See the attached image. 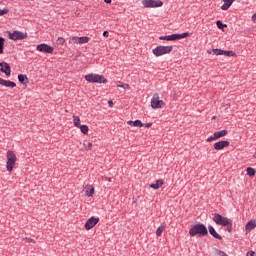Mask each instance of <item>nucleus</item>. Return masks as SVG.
Segmentation results:
<instances>
[{"label": "nucleus", "instance_id": "nucleus-1", "mask_svg": "<svg viewBox=\"0 0 256 256\" xmlns=\"http://www.w3.org/2000/svg\"><path fill=\"white\" fill-rule=\"evenodd\" d=\"M208 233L209 232L207 231V227H205L203 224H196L189 231V235H191V237H195V235L205 237L208 235Z\"/></svg>", "mask_w": 256, "mask_h": 256}, {"label": "nucleus", "instance_id": "nucleus-2", "mask_svg": "<svg viewBox=\"0 0 256 256\" xmlns=\"http://www.w3.org/2000/svg\"><path fill=\"white\" fill-rule=\"evenodd\" d=\"M6 159V169L9 171V173H11V171H13V167H15L17 163V155H15V152L12 150H8L6 153Z\"/></svg>", "mask_w": 256, "mask_h": 256}, {"label": "nucleus", "instance_id": "nucleus-3", "mask_svg": "<svg viewBox=\"0 0 256 256\" xmlns=\"http://www.w3.org/2000/svg\"><path fill=\"white\" fill-rule=\"evenodd\" d=\"M171 51H173V46H157L156 48H154L152 50L153 55H155V57H161L163 55H169V53H171Z\"/></svg>", "mask_w": 256, "mask_h": 256}, {"label": "nucleus", "instance_id": "nucleus-4", "mask_svg": "<svg viewBox=\"0 0 256 256\" xmlns=\"http://www.w3.org/2000/svg\"><path fill=\"white\" fill-rule=\"evenodd\" d=\"M84 79L88 83H107V79L103 75L99 74H87L84 76Z\"/></svg>", "mask_w": 256, "mask_h": 256}, {"label": "nucleus", "instance_id": "nucleus-5", "mask_svg": "<svg viewBox=\"0 0 256 256\" xmlns=\"http://www.w3.org/2000/svg\"><path fill=\"white\" fill-rule=\"evenodd\" d=\"M213 221L216 225H221L222 227H228V225H232L231 219L225 218L221 214H214Z\"/></svg>", "mask_w": 256, "mask_h": 256}, {"label": "nucleus", "instance_id": "nucleus-6", "mask_svg": "<svg viewBox=\"0 0 256 256\" xmlns=\"http://www.w3.org/2000/svg\"><path fill=\"white\" fill-rule=\"evenodd\" d=\"M186 37H189V32H185L182 34H172L168 36H160V41H177L179 39H186Z\"/></svg>", "mask_w": 256, "mask_h": 256}, {"label": "nucleus", "instance_id": "nucleus-7", "mask_svg": "<svg viewBox=\"0 0 256 256\" xmlns=\"http://www.w3.org/2000/svg\"><path fill=\"white\" fill-rule=\"evenodd\" d=\"M27 37V32H21L17 30L8 34V39H11V41H23V39H27Z\"/></svg>", "mask_w": 256, "mask_h": 256}, {"label": "nucleus", "instance_id": "nucleus-8", "mask_svg": "<svg viewBox=\"0 0 256 256\" xmlns=\"http://www.w3.org/2000/svg\"><path fill=\"white\" fill-rule=\"evenodd\" d=\"M142 5L145 8L163 7V2L161 0H143Z\"/></svg>", "mask_w": 256, "mask_h": 256}, {"label": "nucleus", "instance_id": "nucleus-9", "mask_svg": "<svg viewBox=\"0 0 256 256\" xmlns=\"http://www.w3.org/2000/svg\"><path fill=\"white\" fill-rule=\"evenodd\" d=\"M165 106V102L163 100H159V94H154L151 99V107L152 109H161V107Z\"/></svg>", "mask_w": 256, "mask_h": 256}, {"label": "nucleus", "instance_id": "nucleus-10", "mask_svg": "<svg viewBox=\"0 0 256 256\" xmlns=\"http://www.w3.org/2000/svg\"><path fill=\"white\" fill-rule=\"evenodd\" d=\"M36 49L40 52V53H53V51H55V48H53V46H49L48 44H40L36 46Z\"/></svg>", "mask_w": 256, "mask_h": 256}, {"label": "nucleus", "instance_id": "nucleus-11", "mask_svg": "<svg viewBox=\"0 0 256 256\" xmlns=\"http://www.w3.org/2000/svg\"><path fill=\"white\" fill-rule=\"evenodd\" d=\"M89 41V37L83 36V37H72L69 43H74L76 45H85Z\"/></svg>", "mask_w": 256, "mask_h": 256}, {"label": "nucleus", "instance_id": "nucleus-12", "mask_svg": "<svg viewBox=\"0 0 256 256\" xmlns=\"http://www.w3.org/2000/svg\"><path fill=\"white\" fill-rule=\"evenodd\" d=\"M97 223H99V218L91 217L85 223V230L89 231V230L93 229V227H95V225H97Z\"/></svg>", "mask_w": 256, "mask_h": 256}, {"label": "nucleus", "instance_id": "nucleus-13", "mask_svg": "<svg viewBox=\"0 0 256 256\" xmlns=\"http://www.w3.org/2000/svg\"><path fill=\"white\" fill-rule=\"evenodd\" d=\"M230 143L229 141L225 140V141H219L214 143V149L215 151H221L223 149H225L226 147H229Z\"/></svg>", "mask_w": 256, "mask_h": 256}, {"label": "nucleus", "instance_id": "nucleus-14", "mask_svg": "<svg viewBox=\"0 0 256 256\" xmlns=\"http://www.w3.org/2000/svg\"><path fill=\"white\" fill-rule=\"evenodd\" d=\"M85 195L86 197H93L95 195V187L91 185H86L85 186Z\"/></svg>", "mask_w": 256, "mask_h": 256}, {"label": "nucleus", "instance_id": "nucleus-15", "mask_svg": "<svg viewBox=\"0 0 256 256\" xmlns=\"http://www.w3.org/2000/svg\"><path fill=\"white\" fill-rule=\"evenodd\" d=\"M224 4L221 6L222 11H227L231 5L235 2V0H223Z\"/></svg>", "mask_w": 256, "mask_h": 256}, {"label": "nucleus", "instance_id": "nucleus-16", "mask_svg": "<svg viewBox=\"0 0 256 256\" xmlns=\"http://www.w3.org/2000/svg\"><path fill=\"white\" fill-rule=\"evenodd\" d=\"M127 125H130L131 127H143L144 124L141 122V120H135V121H128Z\"/></svg>", "mask_w": 256, "mask_h": 256}, {"label": "nucleus", "instance_id": "nucleus-17", "mask_svg": "<svg viewBox=\"0 0 256 256\" xmlns=\"http://www.w3.org/2000/svg\"><path fill=\"white\" fill-rule=\"evenodd\" d=\"M165 229H167V224L162 223L161 226H159L156 230L157 237H161V235H163V231H165Z\"/></svg>", "mask_w": 256, "mask_h": 256}, {"label": "nucleus", "instance_id": "nucleus-18", "mask_svg": "<svg viewBox=\"0 0 256 256\" xmlns=\"http://www.w3.org/2000/svg\"><path fill=\"white\" fill-rule=\"evenodd\" d=\"M209 233L210 235H212V237H214L215 239H219L221 240V235H219V233H217V231H215V228H213V226H209Z\"/></svg>", "mask_w": 256, "mask_h": 256}, {"label": "nucleus", "instance_id": "nucleus-19", "mask_svg": "<svg viewBox=\"0 0 256 256\" xmlns=\"http://www.w3.org/2000/svg\"><path fill=\"white\" fill-rule=\"evenodd\" d=\"M1 73H5V75H7V77H9V75H11V66H9L8 64H5L1 69H0Z\"/></svg>", "mask_w": 256, "mask_h": 256}, {"label": "nucleus", "instance_id": "nucleus-20", "mask_svg": "<svg viewBox=\"0 0 256 256\" xmlns=\"http://www.w3.org/2000/svg\"><path fill=\"white\" fill-rule=\"evenodd\" d=\"M227 135V130H221V131H217L214 133V137L217 139H221L222 137H226Z\"/></svg>", "mask_w": 256, "mask_h": 256}, {"label": "nucleus", "instance_id": "nucleus-21", "mask_svg": "<svg viewBox=\"0 0 256 256\" xmlns=\"http://www.w3.org/2000/svg\"><path fill=\"white\" fill-rule=\"evenodd\" d=\"M2 85L4 87H11V88L17 87V84L13 81H10V80H3Z\"/></svg>", "mask_w": 256, "mask_h": 256}, {"label": "nucleus", "instance_id": "nucleus-22", "mask_svg": "<svg viewBox=\"0 0 256 256\" xmlns=\"http://www.w3.org/2000/svg\"><path fill=\"white\" fill-rule=\"evenodd\" d=\"M160 187H163V180H157L156 183L150 184L151 189H159Z\"/></svg>", "mask_w": 256, "mask_h": 256}, {"label": "nucleus", "instance_id": "nucleus-23", "mask_svg": "<svg viewBox=\"0 0 256 256\" xmlns=\"http://www.w3.org/2000/svg\"><path fill=\"white\" fill-rule=\"evenodd\" d=\"M255 227H256L255 220H252L246 224V231H248V232L253 231V229H255Z\"/></svg>", "mask_w": 256, "mask_h": 256}, {"label": "nucleus", "instance_id": "nucleus-24", "mask_svg": "<svg viewBox=\"0 0 256 256\" xmlns=\"http://www.w3.org/2000/svg\"><path fill=\"white\" fill-rule=\"evenodd\" d=\"M74 127H81V118L79 116H73Z\"/></svg>", "mask_w": 256, "mask_h": 256}, {"label": "nucleus", "instance_id": "nucleus-25", "mask_svg": "<svg viewBox=\"0 0 256 256\" xmlns=\"http://www.w3.org/2000/svg\"><path fill=\"white\" fill-rule=\"evenodd\" d=\"M78 129H80L81 133H83V135H87V133H89V126L87 125H81L78 127Z\"/></svg>", "mask_w": 256, "mask_h": 256}, {"label": "nucleus", "instance_id": "nucleus-26", "mask_svg": "<svg viewBox=\"0 0 256 256\" xmlns=\"http://www.w3.org/2000/svg\"><path fill=\"white\" fill-rule=\"evenodd\" d=\"M246 173L249 177H253L256 174L255 168L248 167L246 169Z\"/></svg>", "mask_w": 256, "mask_h": 256}, {"label": "nucleus", "instance_id": "nucleus-27", "mask_svg": "<svg viewBox=\"0 0 256 256\" xmlns=\"http://www.w3.org/2000/svg\"><path fill=\"white\" fill-rule=\"evenodd\" d=\"M4 47H5V38L0 37V55H3Z\"/></svg>", "mask_w": 256, "mask_h": 256}, {"label": "nucleus", "instance_id": "nucleus-28", "mask_svg": "<svg viewBox=\"0 0 256 256\" xmlns=\"http://www.w3.org/2000/svg\"><path fill=\"white\" fill-rule=\"evenodd\" d=\"M222 55H225L226 57H235V52L231 50L229 51L222 50Z\"/></svg>", "mask_w": 256, "mask_h": 256}, {"label": "nucleus", "instance_id": "nucleus-29", "mask_svg": "<svg viewBox=\"0 0 256 256\" xmlns=\"http://www.w3.org/2000/svg\"><path fill=\"white\" fill-rule=\"evenodd\" d=\"M18 80L20 81V83H25V81H29V78H27V75L25 74H20L18 75Z\"/></svg>", "mask_w": 256, "mask_h": 256}, {"label": "nucleus", "instance_id": "nucleus-30", "mask_svg": "<svg viewBox=\"0 0 256 256\" xmlns=\"http://www.w3.org/2000/svg\"><path fill=\"white\" fill-rule=\"evenodd\" d=\"M117 87H121L122 89H130L129 84H125L123 82H118Z\"/></svg>", "mask_w": 256, "mask_h": 256}, {"label": "nucleus", "instance_id": "nucleus-31", "mask_svg": "<svg viewBox=\"0 0 256 256\" xmlns=\"http://www.w3.org/2000/svg\"><path fill=\"white\" fill-rule=\"evenodd\" d=\"M84 147L86 151H91V149H93V144L91 142H86L84 143Z\"/></svg>", "mask_w": 256, "mask_h": 256}, {"label": "nucleus", "instance_id": "nucleus-32", "mask_svg": "<svg viewBox=\"0 0 256 256\" xmlns=\"http://www.w3.org/2000/svg\"><path fill=\"white\" fill-rule=\"evenodd\" d=\"M213 55H223V50L222 49H212Z\"/></svg>", "mask_w": 256, "mask_h": 256}, {"label": "nucleus", "instance_id": "nucleus-33", "mask_svg": "<svg viewBox=\"0 0 256 256\" xmlns=\"http://www.w3.org/2000/svg\"><path fill=\"white\" fill-rule=\"evenodd\" d=\"M216 25H217L218 29H223V27H227V24L221 23V20H218L216 22Z\"/></svg>", "mask_w": 256, "mask_h": 256}, {"label": "nucleus", "instance_id": "nucleus-34", "mask_svg": "<svg viewBox=\"0 0 256 256\" xmlns=\"http://www.w3.org/2000/svg\"><path fill=\"white\" fill-rule=\"evenodd\" d=\"M57 43H58V45H65V38L59 37V38L57 39Z\"/></svg>", "mask_w": 256, "mask_h": 256}, {"label": "nucleus", "instance_id": "nucleus-35", "mask_svg": "<svg viewBox=\"0 0 256 256\" xmlns=\"http://www.w3.org/2000/svg\"><path fill=\"white\" fill-rule=\"evenodd\" d=\"M207 143H211V141H217V138L215 137V134L213 136H210L206 139Z\"/></svg>", "mask_w": 256, "mask_h": 256}, {"label": "nucleus", "instance_id": "nucleus-36", "mask_svg": "<svg viewBox=\"0 0 256 256\" xmlns=\"http://www.w3.org/2000/svg\"><path fill=\"white\" fill-rule=\"evenodd\" d=\"M7 13H9V10H7V8H4L3 10H0V16L7 15Z\"/></svg>", "mask_w": 256, "mask_h": 256}, {"label": "nucleus", "instance_id": "nucleus-37", "mask_svg": "<svg viewBox=\"0 0 256 256\" xmlns=\"http://www.w3.org/2000/svg\"><path fill=\"white\" fill-rule=\"evenodd\" d=\"M217 255L218 256H227V254L221 250H217Z\"/></svg>", "mask_w": 256, "mask_h": 256}, {"label": "nucleus", "instance_id": "nucleus-38", "mask_svg": "<svg viewBox=\"0 0 256 256\" xmlns=\"http://www.w3.org/2000/svg\"><path fill=\"white\" fill-rule=\"evenodd\" d=\"M24 241H26V243H35V240L31 238H25Z\"/></svg>", "mask_w": 256, "mask_h": 256}, {"label": "nucleus", "instance_id": "nucleus-39", "mask_svg": "<svg viewBox=\"0 0 256 256\" xmlns=\"http://www.w3.org/2000/svg\"><path fill=\"white\" fill-rule=\"evenodd\" d=\"M246 256H255V251L247 252Z\"/></svg>", "mask_w": 256, "mask_h": 256}, {"label": "nucleus", "instance_id": "nucleus-40", "mask_svg": "<svg viewBox=\"0 0 256 256\" xmlns=\"http://www.w3.org/2000/svg\"><path fill=\"white\" fill-rule=\"evenodd\" d=\"M152 123H146V124H144V126L143 127H146L147 129H149V127H152Z\"/></svg>", "mask_w": 256, "mask_h": 256}, {"label": "nucleus", "instance_id": "nucleus-41", "mask_svg": "<svg viewBox=\"0 0 256 256\" xmlns=\"http://www.w3.org/2000/svg\"><path fill=\"white\" fill-rule=\"evenodd\" d=\"M103 37H109V32L108 31H104L103 32Z\"/></svg>", "mask_w": 256, "mask_h": 256}, {"label": "nucleus", "instance_id": "nucleus-42", "mask_svg": "<svg viewBox=\"0 0 256 256\" xmlns=\"http://www.w3.org/2000/svg\"><path fill=\"white\" fill-rule=\"evenodd\" d=\"M108 105H109V107H113V100H109Z\"/></svg>", "mask_w": 256, "mask_h": 256}, {"label": "nucleus", "instance_id": "nucleus-43", "mask_svg": "<svg viewBox=\"0 0 256 256\" xmlns=\"http://www.w3.org/2000/svg\"><path fill=\"white\" fill-rule=\"evenodd\" d=\"M252 21H256V13L252 16Z\"/></svg>", "mask_w": 256, "mask_h": 256}, {"label": "nucleus", "instance_id": "nucleus-44", "mask_svg": "<svg viewBox=\"0 0 256 256\" xmlns=\"http://www.w3.org/2000/svg\"><path fill=\"white\" fill-rule=\"evenodd\" d=\"M5 64H7V62H0V67L3 68V66H4Z\"/></svg>", "mask_w": 256, "mask_h": 256}, {"label": "nucleus", "instance_id": "nucleus-45", "mask_svg": "<svg viewBox=\"0 0 256 256\" xmlns=\"http://www.w3.org/2000/svg\"><path fill=\"white\" fill-rule=\"evenodd\" d=\"M3 81H4V79L0 78V85H3Z\"/></svg>", "mask_w": 256, "mask_h": 256}, {"label": "nucleus", "instance_id": "nucleus-46", "mask_svg": "<svg viewBox=\"0 0 256 256\" xmlns=\"http://www.w3.org/2000/svg\"><path fill=\"white\" fill-rule=\"evenodd\" d=\"M106 181H109L111 183V178H105Z\"/></svg>", "mask_w": 256, "mask_h": 256}, {"label": "nucleus", "instance_id": "nucleus-47", "mask_svg": "<svg viewBox=\"0 0 256 256\" xmlns=\"http://www.w3.org/2000/svg\"><path fill=\"white\" fill-rule=\"evenodd\" d=\"M104 1H105L106 3H108V4L111 3V0H104Z\"/></svg>", "mask_w": 256, "mask_h": 256}, {"label": "nucleus", "instance_id": "nucleus-48", "mask_svg": "<svg viewBox=\"0 0 256 256\" xmlns=\"http://www.w3.org/2000/svg\"><path fill=\"white\" fill-rule=\"evenodd\" d=\"M208 53L211 55V53H213V50H208Z\"/></svg>", "mask_w": 256, "mask_h": 256}]
</instances>
